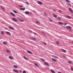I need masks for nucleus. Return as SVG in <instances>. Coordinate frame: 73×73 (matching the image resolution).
<instances>
[{"mask_svg": "<svg viewBox=\"0 0 73 73\" xmlns=\"http://www.w3.org/2000/svg\"><path fill=\"white\" fill-rule=\"evenodd\" d=\"M35 35H37V34H36V33H35Z\"/></svg>", "mask_w": 73, "mask_h": 73, "instance_id": "50", "label": "nucleus"}, {"mask_svg": "<svg viewBox=\"0 0 73 73\" xmlns=\"http://www.w3.org/2000/svg\"><path fill=\"white\" fill-rule=\"evenodd\" d=\"M44 44L45 45H46V43L44 42Z\"/></svg>", "mask_w": 73, "mask_h": 73, "instance_id": "46", "label": "nucleus"}, {"mask_svg": "<svg viewBox=\"0 0 73 73\" xmlns=\"http://www.w3.org/2000/svg\"><path fill=\"white\" fill-rule=\"evenodd\" d=\"M68 10H69V11L71 12V13H73V11H72V9L70 8H68Z\"/></svg>", "mask_w": 73, "mask_h": 73, "instance_id": "19", "label": "nucleus"}, {"mask_svg": "<svg viewBox=\"0 0 73 73\" xmlns=\"http://www.w3.org/2000/svg\"><path fill=\"white\" fill-rule=\"evenodd\" d=\"M10 14H11V15H12V16H15V14H14V13H13L12 12H10Z\"/></svg>", "mask_w": 73, "mask_h": 73, "instance_id": "8", "label": "nucleus"}, {"mask_svg": "<svg viewBox=\"0 0 73 73\" xmlns=\"http://www.w3.org/2000/svg\"><path fill=\"white\" fill-rule=\"evenodd\" d=\"M1 35H4V32L3 31H1Z\"/></svg>", "mask_w": 73, "mask_h": 73, "instance_id": "11", "label": "nucleus"}, {"mask_svg": "<svg viewBox=\"0 0 73 73\" xmlns=\"http://www.w3.org/2000/svg\"><path fill=\"white\" fill-rule=\"evenodd\" d=\"M5 32H6V33L7 34H8V35H11V33L8 31H6Z\"/></svg>", "mask_w": 73, "mask_h": 73, "instance_id": "18", "label": "nucleus"}, {"mask_svg": "<svg viewBox=\"0 0 73 73\" xmlns=\"http://www.w3.org/2000/svg\"><path fill=\"white\" fill-rule=\"evenodd\" d=\"M71 70H72V71H73V68H71Z\"/></svg>", "mask_w": 73, "mask_h": 73, "instance_id": "45", "label": "nucleus"}, {"mask_svg": "<svg viewBox=\"0 0 73 73\" xmlns=\"http://www.w3.org/2000/svg\"><path fill=\"white\" fill-rule=\"evenodd\" d=\"M31 38L32 40H36V39L35 38H33V37H31Z\"/></svg>", "mask_w": 73, "mask_h": 73, "instance_id": "25", "label": "nucleus"}, {"mask_svg": "<svg viewBox=\"0 0 73 73\" xmlns=\"http://www.w3.org/2000/svg\"><path fill=\"white\" fill-rule=\"evenodd\" d=\"M66 24H67L66 23H64V26H66Z\"/></svg>", "mask_w": 73, "mask_h": 73, "instance_id": "42", "label": "nucleus"}, {"mask_svg": "<svg viewBox=\"0 0 73 73\" xmlns=\"http://www.w3.org/2000/svg\"><path fill=\"white\" fill-rule=\"evenodd\" d=\"M72 42L73 43V41H72Z\"/></svg>", "mask_w": 73, "mask_h": 73, "instance_id": "54", "label": "nucleus"}, {"mask_svg": "<svg viewBox=\"0 0 73 73\" xmlns=\"http://www.w3.org/2000/svg\"><path fill=\"white\" fill-rule=\"evenodd\" d=\"M25 8H20V10L21 11H25Z\"/></svg>", "mask_w": 73, "mask_h": 73, "instance_id": "16", "label": "nucleus"}, {"mask_svg": "<svg viewBox=\"0 0 73 73\" xmlns=\"http://www.w3.org/2000/svg\"><path fill=\"white\" fill-rule=\"evenodd\" d=\"M40 59L41 60H42V61H45V60H44L43 59H42V58H40Z\"/></svg>", "mask_w": 73, "mask_h": 73, "instance_id": "28", "label": "nucleus"}, {"mask_svg": "<svg viewBox=\"0 0 73 73\" xmlns=\"http://www.w3.org/2000/svg\"><path fill=\"white\" fill-rule=\"evenodd\" d=\"M26 3L27 5H29V3H28V2H26Z\"/></svg>", "mask_w": 73, "mask_h": 73, "instance_id": "38", "label": "nucleus"}, {"mask_svg": "<svg viewBox=\"0 0 73 73\" xmlns=\"http://www.w3.org/2000/svg\"><path fill=\"white\" fill-rule=\"evenodd\" d=\"M9 28L11 29H12V30H14V28L12 27L9 26Z\"/></svg>", "mask_w": 73, "mask_h": 73, "instance_id": "7", "label": "nucleus"}, {"mask_svg": "<svg viewBox=\"0 0 73 73\" xmlns=\"http://www.w3.org/2000/svg\"><path fill=\"white\" fill-rule=\"evenodd\" d=\"M44 63L46 65H47V66H49V64L47 62H44Z\"/></svg>", "mask_w": 73, "mask_h": 73, "instance_id": "14", "label": "nucleus"}, {"mask_svg": "<svg viewBox=\"0 0 73 73\" xmlns=\"http://www.w3.org/2000/svg\"><path fill=\"white\" fill-rule=\"evenodd\" d=\"M56 43L57 44H60V43L58 41L56 42Z\"/></svg>", "mask_w": 73, "mask_h": 73, "instance_id": "34", "label": "nucleus"}, {"mask_svg": "<svg viewBox=\"0 0 73 73\" xmlns=\"http://www.w3.org/2000/svg\"><path fill=\"white\" fill-rule=\"evenodd\" d=\"M62 50L63 51V52L64 53H66V50H64L63 49H62Z\"/></svg>", "mask_w": 73, "mask_h": 73, "instance_id": "21", "label": "nucleus"}, {"mask_svg": "<svg viewBox=\"0 0 73 73\" xmlns=\"http://www.w3.org/2000/svg\"><path fill=\"white\" fill-rule=\"evenodd\" d=\"M29 14H30V15H31V14H32V13L31 12H29Z\"/></svg>", "mask_w": 73, "mask_h": 73, "instance_id": "44", "label": "nucleus"}, {"mask_svg": "<svg viewBox=\"0 0 73 73\" xmlns=\"http://www.w3.org/2000/svg\"><path fill=\"white\" fill-rule=\"evenodd\" d=\"M34 65L36 66V67H37V68L38 67V65H37V64L34 63Z\"/></svg>", "mask_w": 73, "mask_h": 73, "instance_id": "20", "label": "nucleus"}, {"mask_svg": "<svg viewBox=\"0 0 73 73\" xmlns=\"http://www.w3.org/2000/svg\"><path fill=\"white\" fill-rule=\"evenodd\" d=\"M23 58L25 59L26 60H27V59H28V58H27V57H25V56H23Z\"/></svg>", "mask_w": 73, "mask_h": 73, "instance_id": "30", "label": "nucleus"}, {"mask_svg": "<svg viewBox=\"0 0 73 73\" xmlns=\"http://www.w3.org/2000/svg\"><path fill=\"white\" fill-rule=\"evenodd\" d=\"M27 52L28 53H29V54H32V52L30 51H27Z\"/></svg>", "mask_w": 73, "mask_h": 73, "instance_id": "13", "label": "nucleus"}, {"mask_svg": "<svg viewBox=\"0 0 73 73\" xmlns=\"http://www.w3.org/2000/svg\"><path fill=\"white\" fill-rule=\"evenodd\" d=\"M37 3L38 4H39V5H42V2L40 1H38Z\"/></svg>", "mask_w": 73, "mask_h": 73, "instance_id": "6", "label": "nucleus"}, {"mask_svg": "<svg viewBox=\"0 0 73 73\" xmlns=\"http://www.w3.org/2000/svg\"><path fill=\"white\" fill-rule=\"evenodd\" d=\"M46 69H49V68L48 67H46Z\"/></svg>", "mask_w": 73, "mask_h": 73, "instance_id": "48", "label": "nucleus"}, {"mask_svg": "<svg viewBox=\"0 0 73 73\" xmlns=\"http://www.w3.org/2000/svg\"><path fill=\"white\" fill-rule=\"evenodd\" d=\"M13 20L15 22H16V21H17V19H16V18H12Z\"/></svg>", "mask_w": 73, "mask_h": 73, "instance_id": "4", "label": "nucleus"}, {"mask_svg": "<svg viewBox=\"0 0 73 73\" xmlns=\"http://www.w3.org/2000/svg\"><path fill=\"white\" fill-rule=\"evenodd\" d=\"M65 18H67V19H72L71 17L67 15L66 16Z\"/></svg>", "mask_w": 73, "mask_h": 73, "instance_id": "1", "label": "nucleus"}, {"mask_svg": "<svg viewBox=\"0 0 73 73\" xmlns=\"http://www.w3.org/2000/svg\"><path fill=\"white\" fill-rule=\"evenodd\" d=\"M19 7H21H21H23V6H22V5H20L19 6Z\"/></svg>", "mask_w": 73, "mask_h": 73, "instance_id": "49", "label": "nucleus"}, {"mask_svg": "<svg viewBox=\"0 0 73 73\" xmlns=\"http://www.w3.org/2000/svg\"><path fill=\"white\" fill-rule=\"evenodd\" d=\"M13 71L14 72H15V73H18L19 72L18 70L15 69H13Z\"/></svg>", "mask_w": 73, "mask_h": 73, "instance_id": "3", "label": "nucleus"}, {"mask_svg": "<svg viewBox=\"0 0 73 73\" xmlns=\"http://www.w3.org/2000/svg\"><path fill=\"white\" fill-rule=\"evenodd\" d=\"M23 73H26V71L25 70L23 71Z\"/></svg>", "mask_w": 73, "mask_h": 73, "instance_id": "39", "label": "nucleus"}, {"mask_svg": "<svg viewBox=\"0 0 73 73\" xmlns=\"http://www.w3.org/2000/svg\"><path fill=\"white\" fill-rule=\"evenodd\" d=\"M48 20L49 21H50V22H52V19L50 18H49Z\"/></svg>", "mask_w": 73, "mask_h": 73, "instance_id": "27", "label": "nucleus"}, {"mask_svg": "<svg viewBox=\"0 0 73 73\" xmlns=\"http://www.w3.org/2000/svg\"><path fill=\"white\" fill-rule=\"evenodd\" d=\"M13 12H14L15 13H17V12H16L15 10H14L13 11Z\"/></svg>", "mask_w": 73, "mask_h": 73, "instance_id": "33", "label": "nucleus"}, {"mask_svg": "<svg viewBox=\"0 0 73 73\" xmlns=\"http://www.w3.org/2000/svg\"><path fill=\"white\" fill-rule=\"evenodd\" d=\"M20 72H22L21 70H20Z\"/></svg>", "mask_w": 73, "mask_h": 73, "instance_id": "52", "label": "nucleus"}, {"mask_svg": "<svg viewBox=\"0 0 73 73\" xmlns=\"http://www.w3.org/2000/svg\"><path fill=\"white\" fill-rule=\"evenodd\" d=\"M44 14L46 16H47V14L46 13V12H45L44 13Z\"/></svg>", "mask_w": 73, "mask_h": 73, "instance_id": "41", "label": "nucleus"}, {"mask_svg": "<svg viewBox=\"0 0 73 73\" xmlns=\"http://www.w3.org/2000/svg\"><path fill=\"white\" fill-rule=\"evenodd\" d=\"M25 13L26 15H28V14H29V11H26L25 12Z\"/></svg>", "mask_w": 73, "mask_h": 73, "instance_id": "10", "label": "nucleus"}, {"mask_svg": "<svg viewBox=\"0 0 73 73\" xmlns=\"http://www.w3.org/2000/svg\"><path fill=\"white\" fill-rule=\"evenodd\" d=\"M50 71L52 73H56V72L54 71V70H52V69H51Z\"/></svg>", "mask_w": 73, "mask_h": 73, "instance_id": "15", "label": "nucleus"}, {"mask_svg": "<svg viewBox=\"0 0 73 73\" xmlns=\"http://www.w3.org/2000/svg\"><path fill=\"white\" fill-rule=\"evenodd\" d=\"M66 4H67V5H68V6H70V7H71V5H70V3H67Z\"/></svg>", "mask_w": 73, "mask_h": 73, "instance_id": "24", "label": "nucleus"}, {"mask_svg": "<svg viewBox=\"0 0 73 73\" xmlns=\"http://www.w3.org/2000/svg\"><path fill=\"white\" fill-rule=\"evenodd\" d=\"M55 58H57V59H58V57L56 56H55Z\"/></svg>", "mask_w": 73, "mask_h": 73, "instance_id": "35", "label": "nucleus"}, {"mask_svg": "<svg viewBox=\"0 0 73 73\" xmlns=\"http://www.w3.org/2000/svg\"><path fill=\"white\" fill-rule=\"evenodd\" d=\"M52 56L53 57H54V58H55V56H54V55H52Z\"/></svg>", "mask_w": 73, "mask_h": 73, "instance_id": "47", "label": "nucleus"}, {"mask_svg": "<svg viewBox=\"0 0 73 73\" xmlns=\"http://www.w3.org/2000/svg\"><path fill=\"white\" fill-rule=\"evenodd\" d=\"M53 11H56V10H53Z\"/></svg>", "mask_w": 73, "mask_h": 73, "instance_id": "51", "label": "nucleus"}, {"mask_svg": "<svg viewBox=\"0 0 73 73\" xmlns=\"http://www.w3.org/2000/svg\"><path fill=\"white\" fill-rule=\"evenodd\" d=\"M59 12H60V13H62V11L60 10H59Z\"/></svg>", "mask_w": 73, "mask_h": 73, "instance_id": "37", "label": "nucleus"}, {"mask_svg": "<svg viewBox=\"0 0 73 73\" xmlns=\"http://www.w3.org/2000/svg\"><path fill=\"white\" fill-rule=\"evenodd\" d=\"M14 68H17V66L16 65H14Z\"/></svg>", "mask_w": 73, "mask_h": 73, "instance_id": "36", "label": "nucleus"}, {"mask_svg": "<svg viewBox=\"0 0 73 73\" xmlns=\"http://www.w3.org/2000/svg\"><path fill=\"white\" fill-rule=\"evenodd\" d=\"M1 9H3V10H4V11H5V9L4 8V7H3L1 6Z\"/></svg>", "mask_w": 73, "mask_h": 73, "instance_id": "23", "label": "nucleus"}, {"mask_svg": "<svg viewBox=\"0 0 73 73\" xmlns=\"http://www.w3.org/2000/svg\"><path fill=\"white\" fill-rule=\"evenodd\" d=\"M68 62L69 64H71L72 63V62L70 61H68Z\"/></svg>", "mask_w": 73, "mask_h": 73, "instance_id": "40", "label": "nucleus"}, {"mask_svg": "<svg viewBox=\"0 0 73 73\" xmlns=\"http://www.w3.org/2000/svg\"><path fill=\"white\" fill-rule=\"evenodd\" d=\"M58 19L59 20H61V18H60L59 17H58Z\"/></svg>", "mask_w": 73, "mask_h": 73, "instance_id": "43", "label": "nucleus"}, {"mask_svg": "<svg viewBox=\"0 0 73 73\" xmlns=\"http://www.w3.org/2000/svg\"><path fill=\"white\" fill-rule=\"evenodd\" d=\"M66 2H68V3L70 2V1L69 0H66Z\"/></svg>", "mask_w": 73, "mask_h": 73, "instance_id": "32", "label": "nucleus"}, {"mask_svg": "<svg viewBox=\"0 0 73 73\" xmlns=\"http://www.w3.org/2000/svg\"><path fill=\"white\" fill-rule=\"evenodd\" d=\"M3 43L4 45H7L8 44V42H7L4 41L3 42Z\"/></svg>", "mask_w": 73, "mask_h": 73, "instance_id": "12", "label": "nucleus"}, {"mask_svg": "<svg viewBox=\"0 0 73 73\" xmlns=\"http://www.w3.org/2000/svg\"><path fill=\"white\" fill-rule=\"evenodd\" d=\"M53 16L54 17H55V18H57V16L55 15H54V14L53 15Z\"/></svg>", "mask_w": 73, "mask_h": 73, "instance_id": "26", "label": "nucleus"}, {"mask_svg": "<svg viewBox=\"0 0 73 73\" xmlns=\"http://www.w3.org/2000/svg\"><path fill=\"white\" fill-rule=\"evenodd\" d=\"M52 60L53 61H54V62H57V60L56 59L52 58Z\"/></svg>", "mask_w": 73, "mask_h": 73, "instance_id": "5", "label": "nucleus"}, {"mask_svg": "<svg viewBox=\"0 0 73 73\" xmlns=\"http://www.w3.org/2000/svg\"><path fill=\"white\" fill-rule=\"evenodd\" d=\"M66 28L67 29H71L72 27L70 26H67L66 27Z\"/></svg>", "mask_w": 73, "mask_h": 73, "instance_id": "2", "label": "nucleus"}, {"mask_svg": "<svg viewBox=\"0 0 73 73\" xmlns=\"http://www.w3.org/2000/svg\"><path fill=\"white\" fill-rule=\"evenodd\" d=\"M5 29L7 30V28H5Z\"/></svg>", "mask_w": 73, "mask_h": 73, "instance_id": "53", "label": "nucleus"}, {"mask_svg": "<svg viewBox=\"0 0 73 73\" xmlns=\"http://www.w3.org/2000/svg\"><path fill=\"white\" fill-rule=\"evenodd\" d=\"M6 52H7L8 53H9V52H11V51L8 50H6Z\"/></svg>", "mask_w": 73, "mask_h": 73, "instance_id": "29", "label": "nucleus"}, {"mask_svg": "<svg viewBox=\"0 0 73 73\" xmlns=\"http://www.w3.org/2000/svg\"><path fill=\"white\" fill-rule=\"evenodd\" d=\"M9 58L10 59H11V60H13V57H12L11 56H9Z\"/></svg>", "mask_w": 73, "mask_h": 73, "instance_id": "17", "label": "nucleus"}, {"mask_svg": "<svg viewBox=\"0 0 73 73\" xmlns=\"http://www.w3.org/2000/svg\"><path fill=\"white\" fill-rule=\"evenodd\" d=\"M58 23L59 24H60V25H64V23L62 22L59 21Z\"/></svg>", "mask_w": 73, "mask_h": 73, "instance_id": "9", "label": "nucleus"}, {"mask_svg": "<svg viewBox=\"0 0 73 73\" xmlns=\"http://www.w3.org/2000/svg\"><path fill=\"white\" fill-rule=\"evenodd\" d=\"M36 22L37 24H40V22L38 21H36Z\"/></svg>", "mask_w": 73, "mask_h": 73, "instance_id": "31", "label": "nucleus"}, {"mask_svg": "<svg viewBox=\"0 0 73 73\" xmlns=\"http://www.w3.org/2000/svg\"><path fill=\"white\" fill-rule=\"evenodd\" d=\"M19 21L21 22H24V20L21 19H19Z\"/></svg>", "mask_w": 73, "mask_h": 73, "instance_id": "22", "label": "nucleus"}]
</instances>
